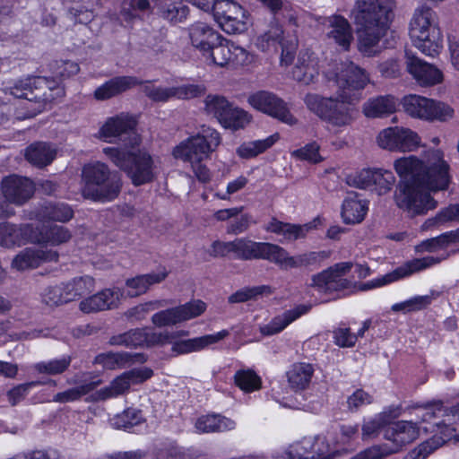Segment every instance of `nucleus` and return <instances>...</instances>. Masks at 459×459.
I'll list each match as a JSON object with an SVG mask.
<instances>
[{"instance_id": "1", "label": "nucleus", "mask_w": 459, "mask_h": 459, "mask_svg": "<svg viewBox=\"0 0 459 459\" xmlns=\"http://www.w3.org/2000/svg\"><path fill=\"white\" fill-rule=\"evenodd\" d=\"M394 166L402 178L394 195L396 205L411 217L434 210L437 202L429 191L446 190L450 183L449 165L443 152L429 150L423 160L411 155L396 160Z\"/></svg>"}, {"instance_id": "2", "label": "nucleus", "mask_w": 459, "mask_h": 459, "mask_svg": "<svg viewBox=\"0 0 459 459\" xmlns=\"http://www.w3.org/2000/svg\"><path fill=\"white\" fill-rule=\"evenodd\" d=\"M394 0H356L351 17L358 26L359 49L368 56L377 54L392 16Z\"/></svg>"}, {"instance_id": "3", "label": "nucleus", "mask_w": 459, "mask_h": 459, "mask_svg": "<svg viewBox=\"0 0 459 459\" xmlns=\"http://www.w3.org/2000/svg\"><path fill=\"white\" fill-rule=\"evenodd\" d=\"M83 186L82 195L95 202H110L116 199L122 187L120 176L111 171L103 162H94L82 168Z\"/></svg>"}, {"instance_id": "4", "label": "nucleus", "mask_w": 459, "mask_h": 459, "mask_svg": "<svg viewBox=\"0 0 459 459\" xmlns=\"http://www.w3.org/2000/svg\"><path fill=\"white\" fill-rule=\"evenodd\" d=\"M409 33L413 46L426 56H435L442 48L443 37L437 14L428 6L415 11Z\"/></svg>"}, {"instance_id": "5", "label": "nucleus", "mask_w": 459, "mask_h": 459, "mask_svg": "<svg viewBox=\"0 0 459 459\" xmlns=\"http://www.w3.org/2000/svg\"><path fill=\"white\" fill-rule=\"evenodd\" d=\"M103 153L126 173L134 186L144 185L154 179V162L147 152H126L115 147H106Z\"/></svg>"}, {"instance_id": "6", "label": "nucleus", "mask_w": 459, "mask_h": 459, "mask_svg": "<svg viewBox=\"0 0 459 459\" xmlns=\"http://www.w3.org/2000/svg\"><path fill=\"white\" fill-rule=\"evenodd\" d=\"M348 99L323 97L316 93H307L304 98L307 108L333 127L350 126L356 118V110L349 106Z\"/></svg>"}, {"instance_id": "7", "label": "nucleus", "mask_w": 459, "mask_h": 459, "mask_svg": "<svg viewBox=\"0 0 459 459\" xmlns=\"http://www.w3.org/2000/svg\"><path fill=\"white\" fill-rule=\"evenodd\" d=\"M5 92L17 99H25L39 104V109L63 95V89L56 81L46 77L19 79L5 89Z\"/></svg>"}, {"instance_id": "8", "label": "nucleus", "mask_w": 459, "mask_h": 459, "mask_svg": "<svg viewBox=\"0 0 459 459\" xmlns=\"http://www.w3.org/2000/svg\"><path fill=\"white\" fill-rule=\"evenodd\" d=\"M325 78L327 87L341 99H349L350 91L364 89L369 82L366 71L350 61L335 64L325 72Z\"/></svg>"}, {"instance_id": "9", "label": "nucleus", "mask_w": 459, "mask_h": 459, "mask_svg": "<svg viewBox=\"0 0 459 459\" xmlns=\"http://www.w3.org/2000/svg\"><path fill=\"white\" fill-rule=\"evenodd\" d=\"M220 144V134L215 129L202 126L196 135L186 139L174 148L173 156L189 163L199 162L209 158Z\"/></svg>"}, {"instance_id": "10", "label": "nucleus", "mask_w": 459, "mask_h": 459, "mask_svg": "<svg viewBox=\"0 0 459 459\" xmlns=\"http://www.w3.org/2000/svg\"><path fill=\"white\" fill-rule=\"evenodd\" d=\"M255 44L264 52L276 48L280 45L281 47V63L288 65L294 59L299 39L296 30L285 32L277 22H273L267 30L257 37Z\"/></svg>"}, {"instance_id": "11", "label": "nucleus", "mask_w": 459, "mask_h": 459, "mask_svg": "<svg viewBox=\"0 0 459 459\" xmlns=\"http://www.w3.org/2000/svg\"><path fill=\"white\" fill-rule=\"evenodd\" d=\"M402 104L404 111L415 118L444 122L454 116V109L447 104L420 95L405 96L402 100Z\"/></svg>"}, {"instance_id": "12", "label": "nucleus", "mask_w": 459, "mask_h": 459, "mask_svg": "<svg viewBox=\"0 0 459 459\" xmlns=\"http://www.w3.org/2000/svg\"><path fill=\"white\" fill-rule=\"evenodd\" d=\"M212 13L220 27L228 34L242 33L247 29L245 10L232 0H217Z\"/></svg>"}, {"instance_id": "13", "label": "nucleus", "mask_w": 459, "mask_h": 459, "mask_svg": "<svg viewBox=\"0 0 459 459\" xmlns=\"http://www.w3.org/2000/svg\"><path fill=\"white\" fill-rule=\"evenodd\" d=\"M248 103L254 108L289 126L297 123V118L290 113L286 102L273 92L259 91L253 93L248 97Z\"/></svg>"}, {"instance_id": "14", "label": "nucleus", "mask_w": 459, "mask_h": 459, "mask_svg": "<svg viewBox=\"0 0 459 459\" xmlns=\"http://www.w3.org/2000/svg\"><path fill=\"white\" fill-rule=\"evenodd\" d=\"M351 262H343L333 264L327 269L314 274L311 278V287L324 293L340 291L349 289L351 281L343 278L352 268Z\"/></svg>"}, {"instance_id": "15", "label": "nucleus", "mask_w": 459, "mask_h": 459, "mask_svg": "<svg viewBox=\"0 0 459 459\" xmlns=\"http://www.w3.org/2000/svg\"><path fill=\"white\" fill-rule=\"evenodd\" d=\"M136 121L127 116L120 115L108 118L100 130V136L108 142L117 138L126 147L134 148L140 144V136L135 132Z\"/></svg>"}, {"instance_id": "16", "label": "nucleus", "mask_w": 459, "mask_h": 459, "mask_svg": "<svg viewBox=\"0 0 459 459\" xmlns=\"http://www.w3.org/2000/svg\"><path fill=\"white\" fill-rule=\"evenodd\" d=\"M377 143L381 148L389 151L412 152L419 147L420 138L409 128L394 126L381 131Z\"/></svg>"}, {"instance_id": "17", "label": "nucleus", "mask_w": 459, "mask_h": 459, "mask_svg": "<svg viewBox=\"0 0 459 459\" xmlns=\"http://www.w3.org/2000/svg\"><path fill=\"white\" fill-rule=\"evenodd\" d=\"M205 307V303L202 300H194L154 314L152 322L158 327L174 325L200 316Z\"/></svg>"}, {"instance_id": "18", "label": "nucleus", "mask_w": 459, "mask_h": 459, "mask_svg": "<svg viewBox=\"0 0 459 459\" xmlns=\"http://www.w3.org/2000/svg\"><path fill=\"white\" fill-rule=\"evenodd\" d=\"M231 255L242 261L267 260L273 263L275 244L256 242L247 238H237L231 241Z\"/></svg>"}, {"instance_id": "19", "label": "nucleus", "mask_w": 459, "mask_h": 459, "mask_svg": "<svg viewBox=\"0 0 459 459\" xmlns=\"http://www.w3.org/2000/svg\"><path fill=\"white\" fill-rule=\"evenodd\" d=\"M1 191L6 202L21 206L33 196L35 185L27 177L13 174L3 178Z\"/></svg>"}, {"instance_id": "20", "label": "nucleus", "mask_w": 459, "mask_h": 459, "mask_svg": "<svg viewBox=\"0 0 459 459\" xmlns=\"http://www.w3.org/2000/svg\"><path fill=\"white\" fill-rule=\"evenodd\" d=\"M327 257L325 251H311L290 256L283 247L275 244L273 263L288 270L319 265Z\"/></svg>"}, {"instance_id": "21", "label": "nucleus", "mask_w": 459, "mask_h": 459, "mask_svg": "<svg viewBox=\"0 0 459 459\" xmlns=\"http://www.w3.org/2000/svg\"><path fill=\"white\" fill-rule=\"evenodd\" d=\"M143 92L152 101L165 102L172 98L193 99L203 95L205 92V87L198 84H187L178 87L162 88L156 87L147 82L143 87Z\"/></svg>"}, {"instance_id": "22", "label": "nucleus", "mask_w": 459, "mask_h": 459, "mask_svg": "<svg viewBox=\"0 0 459 459\" xmlns=\"http://www.w3.org/2000/svg\"><path fill=\"white\" fill-rule=\"evenodd\" d=\"M407 71L423 86L439 83L443 74L436 66L420 59L410 51L405 52Z\"/></svg>"}, {"instance_id": "23", "label": "nucleus", "mask_w": 459, "mask_h": 459, "mask_svg": "<svg viewBox=\"0 0 459 459\" xmlns=\"http://www.w3.org/2000/svg\"><path fill=\"white\" fill-rule=\"evenodd\" d=\"M123 295L119 288L105 289L81 301L80 309L87 314L112 309L117 307Z\"/></svg>"}, {"instance_id": "24", "label": "nucleus", "mask_w": 459, "mask_h": 459, "mask_svg": "<svg viewBox=\"0 0 459 459\" xmlns=\"http://www.w3.org/2000/svg\"><path fill=\"white\" fill-rule=\"evenodd\" d=\"M448 255L445 256H425L423 258H415L411 261L405 263L403 265L396 268L390 273L385 274L382 279L378 280L376 286H381L386 283L393 282L399 279L409 276L414 273L427 269L432 265L439 264L441 261L446 259Z\"/></svg>"}, {"instance_id": "25", "label": "nucleus", "mask_w": 459, "mask_h": 459, "mask_svg": "<svg viewBox=\"0 0 459 459\" xmlns=\"http://www.w3.org/2000/svg\"><path fill=\"white\" fill-rule=\"evenodd\" d=\"M419 436L417 425L411 421H397L385 429L384 437L393 442L391 449L398 452L403 446L413 442Z\"/></svg>"}, {"instance_id": "26", "label": "nucleus", "mask_w": 459, "mask_h": 459, "mask_svg": "<svg viewBox=\"0 0 459 459\" xmlns=\"http://www.w3.org/2000/svg\"><path fill=\"white\" fill-rule=\"evenodd\" d=\"M189 38L194 48L203 56L211 50L212 46L218 43L221 35L204 22H195L189 29Z\"/></svg>"}, {"instance_id": "27", "label": "nucleus", "mask_w": 459, "mask_h": 459, "mask_svg": "<svg viewBox=\"0 0 459 459\" xmlns=\"http://www.w3.org/2000/svg\"><path fill=\"white\" fill-rule=\"evenodd\" d=\"M325 26L328 29L327 37L333 39L343 49H349L353 34L348 20L341 15H332L325 19Z\"/></svg>"}, {"instance_id": "28", "label": "nucleus", "mask_w": 459, "mask_h": 459, "mask_svg": "<svg viewBox=\"0 0 459 459\" xmlns=\"http://www.w3.org/2000/svg\"><path fill=\"white\" fill-rule=\"evenodd\" d=\"M142 83L135 76H117L98 87L94 97L98 100H106Z\"/></svg>"}, {"instance_id": "29", "label": "nucleus", "mask_w": 459, "mask_h": 459, "mask_svg": "<svg viewBox=\"0 0 459 459\" xmlns=\"http://www.w3.org/2000/svg\"><path fill=\"white\" fill-rule=\"evenodd\" d=\"M147 357L143 353L135 352H107L99 354L96 362L101 364L105 368L115 369L129 367L134 363H144Z\"/></svg>"}, {"instance_id": "30", "label": "nucleus", "mask_w": 459, "mask_h": 459, "mask_svg": "<svg viewBox=\"0 0 459 459\" xmlns=\"http://www.w3.org/2000/svg\"><path fill=\"white\" fill-rule=\"evenodd\" d=\"M312 306L300 304L294 308L285 311L282 315L275 316L269 324L261 326L260 332L263 335H273L281 332L290 323L303 315L308 313Z\"/></svg>"}, {"instance_id": "31", "label": "nucleus", "mask_w": 459, "mask_h": 459, "mask_svg": "<svg viewBox=\"0 0 459 459\" xmlns=\"http://www.w3.org/2000/svg\"><path fill=\"white\" fill-rule=\"evenodd\" d=\"M168 276V272L163 269L159 273L140 274L126 281V296L135 298L146 293L153 284L161 282Z\"/></svg>"}, {"instance_id": "32", "label": "nucleus", "mask_w": 459, "mask_h": 459, "mask_svg": "<svg viewBox=\"0 0 459 459\" xmlns=\"http://www.w3.org/2000/svg\"><path fill=\"white\" fill-rule=\"evenodd\" d=\"M229 334V332L223 330L215 334H208L193 339L175 341L171 351L177 354H186L198 351L205 347L216 343Z\"/></svg>"}, {"instance_id": "33", "label": "nucleus", "mask_w": 459, "mask_h": 459, "mask_svg": "<svg viewBox=\"0 0 459 459\" xmlns=\"http://www.w3.org/2000/svg\"><path fill=\"white\" fill-rule=\"evenodd\" d=\"M396 110V100L392 95L368 99L362 106L363 114L368 118H382Z\"/></svg>"}, {"instance_id": "34", "label": "nucleus", "mask_w": 459, "mask_h": 459, "mask_svg": "<svg viewBox=\"0 0 459 459\" xmlns=\"http://www.w3.org/2000/svg\"><path fill=\"white\" fill-rule=\"evenodd\" d=\"M56 154V149L48 143L36 142L25 149V159L31 165L43 168L49 165Z\"/></svg>"}, {"instance_id": "35", "label": "nucleus", "mask_w": 459, "mask_h": 459, "mask_svg": "<svg viewBox=\"0 0 459 459\" xmlns=\"http://www.w3.org/2000/svg\"><path fill=\"white\" fill-rule=\"evenodd\" d=\"M153 371L149 368H134L116 377L110 384L117 395L126 392L131 385L141 384L152 377Z\"/></svg>"}, {"instance_id": "36", "label": "nucleus", "mask_w": 459, "mask_h": 459, "mask_svg": "<svg viewBox=\"0 0 459 459\" xmlns=\"http://www.w3.org/2000/svg\"><path fill=\"white\" fill-rule=\"evenodd\" d=\"M311 229V223L297 225L282 222L275 218L272 219L265 228L269 232L282 236L287 241H295L299 238H305L308 230Z\"/></svg>"}, {"instance_id": "37", "label": "nucleus", "mask_w": 459, "mask_h": 459, "mask_svg": "<svg viewBox=\"0 0 459 459\" xmlns=\"http://www.w3.org/2000/svg\"><path fill=\"white\" fill-rule=\"evenodd\" d=\"M235 426L234 420L219 414L202 416L195 422V428L201 433L228 431Z\"/></svg>"}, {"instance_id": "38", "label": "nucleus", "mask_w": 459, "mask_h": 459, "mask_svg": "<svg viewBox=\"0 0 459 459\" xmlns=\"http://www.w3.org/2000/svg\"><path fill=\"white\" fill-rule=\"evenodd\" d=\"M314 368L308 363H295L287 372L289 384L292 389L304 390L311 381Z\"/></svg>"}, {"instance_id": "39", "label": "nucleus", "mask_w": 459, "mask_h": 459, "mask_svg": "<svg viewBox=\"0 0 459 459\" xmlns=\"http://www.w3.org/2000/svg\"><path fill=\"white\" fill-rule=\"evenodd\" d=\"M356 197V195L349 196L343 201L342 216L347 224L359 223L367 213V204Z\"/></svg>"}, {"instance_id": "40", "label": "nucleus", "mask_w": 459, "mask_h": 459, "mask_svg": "<svg viewBox=\"0 0 459 459\" xmlns=\"http://www.w3.org/2000/svg\"><path fill=\"white\" fill-rule=\"evenodd\" d=\"M65 287L68 295L66 299L72 301L92 292L95 289V280L89 275L75 277Z\"/></svg>"}, {"instance_id": "41", "label": "nucleus", "mask_w": 459, "mask_h": 459, "mask_svg": "<svg viewBox=\"0 0 459 459\" xmlns=\"http://www.w3.org/2000/svg\"><path fill=\"white\" fill-rule=\"evenodd\" d=\"M278 139L279 135L275 134L263 140L244 143L237 149V153L244 159L254 158L272 147Z\"/></svg>"}, {"instance_id": "42", "label": "nucleus", "mask_w": 459, "mask_h": 459, "mask_svg": "<svg viewBox=\"0 0 459 459\" xmlns=\"http://www.w3.org/2000/svg\"><path fill=\"white\" fill-rule=\"evenodd\" d=\"M100 380L83 382L81 385L69 388L64 392H59L53 396V402L66 403L80 400L82 396L93 391L99 385Z\"/></svg>"}, {"instance_id": "43", "label": "nucleus", "mask_w": 459, "mask_h": 459, "mask_svg": "<svg viewBox=\"0 0 459 459\" xmlns=\"http://www.w3.org/2000/svg\"><path fill=\"white\" fill-rule=\"evenodd\" d=\"M231 45V41L221 36L218 43L212 46L211 50L204 56L214 65L223 67L230 64Z\"/></svg>"}, {"instance_id": "44", "label": "nucleus", "mask_w": 459, "mask_h": 459, "mask_svg": "<svg viewBox=\"0 0 459 459\" xmlns=\"http://www.w3.org/2000/svg\"><path fill=\"white\" fill-rule=\"evenodd\" d=\"M205 112L214 117L221 124L233 106L225 97L221 95H208L204 100Z\"/></svg>"}, {"instance_id": "45", "label": "nucleus", "mask_w": 459, "mask_h": 459, "mask_svg": "<svg viewBox=\"0 0 459 459\" xmlns=\"http://www.w3.org/2000/svg\"><path fill=\"white\" fill-rule=\"evenodd\" d=\"M391 420V414L384 411L364 422L361 428L362 439L370 440L377 437L380 430L385 428Z\"/></svg>"}, {"instance_id": "46", "label": "nucleus", "mask_w": 459, "mask_h": 459, "mask_svg": "<svg viewBox=\"0 0 459 459\" xmlns=\"http://www.w3.org/2000/svg\"><path fill=\"white\" fill-rule=\"evenodd\" d=\"M251 118L246 110L232 106L221 125L227 129L237 131L245 128L251 122Z\"/></svg>"}, {"instance_id": "47", "label": "nucleus", "mask_w": 459, "mask_h": 459, "mask_svg": "<svg viewBox=\"0 0 459 459\" xmlns=\"http://www.w3.org/2000/svg\"><path fill=\"white\" fill-rule=\"evenodd\" d=\"M141 328L131 329L126 333L113 335L108 340V344L112 346H125L127 348L143 347V338Z\"/></svg>"}, {"instance_id": "48", "label": "nucleus", "mask_w": 459, "mask_h": 459, "mask_svg": "<svg viewBox=\"0 0 459 459\" xmlns=\"http://www.w3.org/2000/svg\"><path fill=\"white\" fill-rule=\"evenodd\" d=\"M151 4L149 0H123L121 4L120 15L130 22L140 16L141 13L150 12Z\"/></svg>"}, {"instance_id": "49", "label": "nucleus", "mask_w": 459, "mask_h": 459, "mask_svg": "<svg viewBox=\"0 0 459 459\" xmlns=\"http://www.w3.org/2000/svg\"><path fill=\"white\" fill-rule=\"evenodd\" d=\"M142 329V333L143 335V347H154V346H164L166 344L174 343L173 335L171 331H162V332H155L148 327H143Z\"/></svg>"}, {"instance_id": "50", "label": "nucleus", "mask_w": 459, "mask_h": 459, "mask_svg": "<svg viewBox=\"0 0 459 459\" xmlns=\"http://www.w3.org/2000/svg\"><path fill=\"white\" fill-rule=\"evenodd\" d=\"M41 216L45 219L65 222L74 216L72 208L64 203L48 204L41 210Z\"/></svg>"}, {"instance_id": "51", "label": "nucleus", "mask_w": 459, "mask_h": 459, "mask_svg": "<svg viewBox=\"0 0 459 459\" xmlns=\"http://www.w3.org/2000/svg\"><path fill=\"white\" fill-rule=\"evenodd\" d=\"M235 384L245 393H251L261 388L262 381L251 369L238 370L234 376Z\"/></svg>"}, {"instance_id": "52", "label": "nucleus", "mask_w": 459, "mask_h": 459, "mask_svg": "<svg viewBox=\"0 0 459 459\" xmlns=\"http://www.w3.org/2000/svg\"><path fill=\"white\" fill-rule=\"evenodd\" d=\"M434 294L435 292L432 291L430 295L416 296L406 301L394 304L392 306V310L394 312L402 311L403 313L421 310L432 302L435 299Z\"/></svg>"}, {"instance_id": "53", "label": "nucleus", "mask_w": 459, "mask_h": 459, "mask_svg": "<svg viewBox=\"0 0 459 459\" xmlns=\"http://www.w3.org/2000/svg\"><path fill=\"white\" fill-rule=\"evenodd\" d=\"M143 420L142 411L129 408L112 419V425L116 429H130L140 424Z\"/></svg>"}, {"instance_id": "54", "label": "nucleus", "mask_w": 459, "mask_h": 459, "mask_svg": "<svg viewBox=\"0 0 459 459\" xmlns=\"http://www.w3.org/2000/svg\"><path fill=\"white\" fill-rule=\"evenodd\" d=\"M160 15L174 23L181 22L188 14V7L180 3H162L160 7Z\"/></svg>"}, {"instance_id": "55", "label": "nucleus", "mask_w": 459, "mask_h": 459, "mask_svg": "<svg viewBox=\"0 0 459 459\" xmlns=\"http://www.w3.org/2000/svg\"><path fill=\"white\" fill-rule=\"evenodd\" d=\"M39 264V252L32 248H26L19 253L12 263L13 267L19 271L36 268Z\"/></svg>"}, {"instance_id": "56", "label": "nucleus", "mask_w": 459, "mask_h": 459, "mask_svg": "<svg viewBox=\"0 0 459 459\" xmlns=\"http://www.w3.org/2000/svg\"><path fill=\"white\" fill-rule=\"evenodd\" d=\"M41 238L39 241L50 242L52 244H61L68 241L71 238L69 230L58 225L43 227L40 232Z\"/></svg>"}, {"instance_id": "57", "label": "nucleus", "mask_w": 459, "mask_h": 459, "mask_svg": "<svg viewBox=\"0 0 459 459\" xmlns=\"http://www.w3.org/2000/svg\"><path fill=\"white\" fill-rule=\"evenodd\" d=\"M395 182V177L389 170L376 169L375 181L373 183L372 191L382 195L387 194Z\"/></svg>"}, {"instance_id": "58", "label": "nucleus", "mask_w": 459, "mask_h": 459, "mask_svg": "<svg viewBox=\"0 0 459 459\" xmlns=\"http://www.w3.org/2000/svg\"><path fill=\"white\" fill-rule=\"evenodd\" d=\"M21 230L9 222L0 223V245L4 247H12L20 243Z\"/></svg>"}, {"instance_id": "59", "label": "nucleus", "mask_w": 459, "mask_h": 459, "mask_svg": "<svg viewBox=\"0 0 459 459\" xmlns=\"http://www.w3.org/2000/svg\"><path fill=\"white\" fill-rule=\"evenodd\" d=\"M70 19L75 23L88 24L94 19V12L89 4L76 3L68 9Z\"/></svg>"}, {"instance_id": "60", "label": "nucleus", "mask_w": 459, "mask_h": 459, "mask_svg": "<svg viewBox=\"0 0 459 459\" xmlns=\"http://www.w3.org/2000/svg\"><path fill=\"white\" fill-rule=\"evenodd\" d=\"M41 296L42 301L48 306H59L63 303L70 302L69 299H66L68 295L65 286L48 287Z\"/></svg>"}, {"instance_id": "61", "label": "nucleus", "mask_w": 459, "mask_h": 459, "mask_svg": "<svg viewBox=\"0 0 459 459\" xmlns=\"http://www.w3.org/2000/svg\"><path fill=\"white\" fill-rule=\"evenodd\" d=\"M375 176L376 169H363L356 175L349 177L347 183L357 188L372 191Z\"/></svg>"}, {"instance_id": "62", "label": "nucleus", "mask_w": 459, "mask_h": 459, "mask_svg": "<svg viewBox=\"0 0 459 459\" xmlns=\"http://www.w3.org/2000/svg\"><path fill=\"white\" fill-rule=\"evenodd\" d=\"M71 363L70 357H64L60 359L50 360L48 362H40L36 365V369L39 373L49 375L61 374L65 371Z\"/></svg>"}, {"instance_id": "63", "label": "nucleus", "mask_w": 459, "mask_h": 459, "mask_svg": "<svg viewBox=\"0 0 459 459\" xmlns=\"http://www.w3.org/2000/svg\"><path fill=\"white\" fill-rule=\"evenodd\" d=\"M394 453H396V449H391V446L384 444L367 448L351 459H383Z\"/></svg>"}, {"instance_id": "64", "label": "nucleus", "mask_w": 459, "mask_h": 459, "mask_svg": "<svg viewBox=\"0 0 459 459\" xmlns=\"http://www.w3.org/2000/svg\"><path fill=\"white\" fill-rule=\"evenodd\" d=\"M317 74L318 73L315 66H294L292 69L293 79L305 85L314 82Z\"/></svg>"}]
</instances>
